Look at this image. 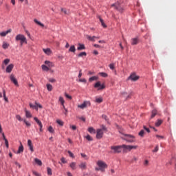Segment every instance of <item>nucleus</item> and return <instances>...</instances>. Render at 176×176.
Here are the masks:
<instances>
[{
  "label": "nucleus",
  "mask_w": 176,
  "mask_h": 176,
  "mask_svg": "<svg viewBox=\"0 0 176 176\" xmlns=\"http://www.w3.org/2000/svg\"><path fill=\"white\" fill-rule=\"evenodd\" d=\"M15 41H20L21 47H22L23 44L24 43L27 44V39L23 34H17L15 37Z\"/></svg>",
  "instance_id": "nucleus-1"
},
{
  "label": "nucleus",
  "mask_w": 176,
  "mask_h": 176,
  "mask_svg": "<svg viewBox=\"0 0 176 176\" xmlns=\"http://www.w3.org/2000/svg\"><path fill=\"white\" fill-rule=\"evenodd\" d=\"M124 138L122 137V139L129 142L133 143L135 142V136L130 134H124Z\"/></svg>",
  "instance_id": "nucleus-2"
},
{
  "label": "nucleus",
  "mask_w": 176,
  "mask_h": 176,
  "mask_svg": "<svg viewBox=\"0 0 176 176\" xmlns=\"http://www.w3.org/2000/svg\"><path fill=\"white\" fill-rule=\"evenodd\" d=\"M97 165L99 168H100V171L102 173H104L105 168H107V164L105 162H104L103 161L99 160L97 162Z\"/></svg>",
  "instance_id": "nucleus-3"
},
{
  "label": "nucleus",
  "mask_w": 176,
  "mask_h": 176,
  "mask_svg": "<svg viewBox=\"0 0 176 176\" xmlns=\"http://www.w3.org/2000/svg\"><path fill=\"white\" fill-rule=\"evenodd\" d=\"M112 8H115L116 10H118L120 13H122L124 12L123 7L121 6L120 2L118 1L111 5Z\"/></svg>",
  "instance_id": "nucleus-4"
},
{
  "label": "nucleus",
  "mask_w": 176,
  "mask_h": 176,
  "mask_svg": "<svg viewBox=\"0 0 176 176\" xmlns=\"http://www.w3.org/2000/svg\"><path fill=\"white\" fill-rule=\"evenodd\" d=\"M122 148H122V145L111 146V149L112 151H113V153L114 154L120 153L122 152Z\"/></svg>",
  "instance_id": "nucleus-5"
},
{
  "label": "nucleus",
  "mask_w": 176,
  "mask_h": 176,
  "mask_svg": "<svg viewBox=\"0 0 176 176\" xmlns=\"http://www.w3.org/2000/svg\"><path fill=\"white\" fill-rule=\"evenodd\" d=\"M122 148L124 149V152L126 151H131V150L137 149L138 148V146L122 144Z\"/></svg>",
  "instance_id": "nucleus-6"
},
{
  "label": "nucleus",
  "mask_w": 176,
  "mask_h": 176,
  "mask_svg": "<svg viewBox=\"0 0 176 176\" xmlns=\"http://www.w3.org/2000/svg\"><path fill=\"white\" fill-rule=\"evenodd\" d=\"M91 103L89 101H84V102L81 104L78 105V108H80L81 109H84L87 108L88 106L90 107Z\"/></svg>",
  "instance_id": "nucleus-7"
},
{
  "label": "nucleus",
  "mask_w": 176,
  "mask_h": 176,
  "mask_svg": "<svg viewBox=\"0 0 176 176\" xmlns=\"http://www.w3.org/2000/svg\"><path fill=\"white\" fill-rule=\"evenodd\" d=\"M94 88H98V91H100L105 89V85L104 84L101 85L100 82L98 81L95 84Z\"/></svg>",
  "instance_id": "nucleus-8"
},
{
  "label": "nucleus",
  "mask_w": 176,
  "mask_h": 176,
  "mask_svg": "<svg viewBox=\"0 0 176 176\" xmlns=\"http://www.w3.org/2000/svg\"><path fill=\"white\" fill-rule=\"evenodd\" d=\"M103 137V131L102 129H98L96 131V138L100 140Z\"/></svg>",
  "instance_id": "nucleus-9"
},
{
  "label": "nucleus",
  "mask_w": 176,
  "mask_h": 176,
  "mask_svg": "<svg viewBox=\"0 0 176 176\" xmlns=\"http://www.w3.org/2000/svg\"><path fill=\"white\" fill-rule=\"evenodd\" d=\"M10 80L12 83H14V85L16 86V87H19V84H18V82H17V80L16 79V78L14 77V74H11L10 75Z\"/></svg>",
  "instance_id": "nucleus-10"
},
{
  "label": "nucleus",
  "mask_w": 176,
  "mask_h": 176,
  "mask_svg": "<svg viewBox=\"0 0 176 176\" xmlns=\"http://www.w3.org/2000/svg\"><path fill=\"white\" fill-rule=\"evenodd\" d=\"M138 79H139V76H136L135 74H132L129 78V80H131L132 81H134V82L138 80Z\"/></svg>",
  "instance_id": "nucleus-11"
},
{
  "label": "nucleus",
  "mask_w": 176,
  "mask_h": 176,
  "mask_svg": "<svg viewBox=\"0 0 176 176\" xmlns=\"http://www.w3.org/2000/svg\"><path fill=\"white\" fill-rule=\"evenodd\" d=\"M87 38L88 41H90L91 42H95L96 41L95 39H98L99 37H97L95 36H91L87 35Z\"/></svg>",
  "instance_id": "nucleus-12"
},
{
  "label": "nucleus",
  "mask_w": 176,
  "mask_h": 176,
  "mask_svg": "<svg viewBox=\"0 0 176 176\" xmlns=\"http://www.w3.org/2000/svg\"><path fill=\"white\" fill-rule=\"evenodd\" d=\"M13 68H14V65L13 64H10L8 67H7V68H6V73H8V74H10V73H11V72L12 71V69H13Z\"/></svg>",
  "instance_id": "nucleus-13"
},
{
  "label": "nucleus",
  "mask_w": 176,
  "mask_h": 176,
  "mask_svg": "<svg viewBox=\"0 0 176 176\" xmlns=\"http://www.w3.org/2000/svg\"><path fill=\"white\" fill-rule=\"evenodd\" d=\"M79 168H80L82 170H86V169H87V163H86V162H81V163L79 164Z\"/></svg>",
  "instance_id": "nucleus-14"
},
{
  "label": "nucleus",
  "mask_w": 176,
  "mask_h": 176,
  "mask_svg": "<svg viewBox=\"0 0 176 176\" xmlns=\"http://www.w3.org/2000/svg\"><path fill=\"white\" fill-rule=\"evenodd\" d=\"M28 145L30 148V150L31 151L32 153L34 152V148H33V146H32V140H28Z\"/></svg>",
  "instance_id": "nucleus-15"
},
{
  "label": "nucleus",
  "mask_w": 176,
  "mask_h": 176,
  "mask_svg": "<svg viewBox=\"0 0 176 176\" xmlns=\"http://www.w3.org/2000/svg\"><path fill=\"white\" fill-rule=\"evenodd\" d=\"M138 38H133L131 39V45H137L138 44Z\"/></svg>",
  "instance_id": "nucleus-16"
},
{
  "label": "nucleus",
  "mask_w": 176,
  "mask_h": 176,
  "mask_svg": "<svg viewBox=\"0 0 176 176\" xmlns=\"http://www.w3.org/2000/svg\"><path fill=\"white\" fill-rule=\"evenodd\" d=\"M25 117L27 118H32V115L31 114L30 111H28L26 109H25Z\"/></svg>",
  "instance_id": "nucleus-17"
},
{
  "label": "nucleus",
  "mask_w": 176,
  "mask_h": 176,
  "mask_svg": "<svg viewBox=\"0 0 176 176\" xmlns=\"http://www.w3.org/2000/svg\"><path fill=\"white\" fill-rule=\"evenodd\" d=\"M78 51H82L85 50V46L83 44L78 43Z\"/></svg>",
  "instance_id": "nucleus-18"
},
{
  "label": "nucleus",
  "mask_w": 176,
  "mask_h": 176,
  "mask_svg": "<svg viewBox=\"0 0 176 176\" xmlns=\"http://www.w3.org/2000/svg\"><path fill=\"white\" fill-rule=\"evenodd\" d=\"M43 51L47 56H50L52 54V51L50 48L43 49Z\"/></svg>",
  "instance_id": "nucleus-19"
},
{
  "label": "nucleus",
  "mask_w": 176,
  "mask_h": 176,
  "mask_svg": "<svg viewBox=\"0 0 176 176\" xmlns=\"http://www.w3.org/2000/svg\"><path fill=\"white\" fill-rule=\"evenodd\" d=\"M69 167L73 170H75L76 169V162H71L69 164Z\"/></svg>",
  "instance_id": "nucleus-20"
},
{
  "label": "nucleus",
  "mask_w": 176,
  "mask_h": 176,
  "mask_svg": "<svg viewBox=\"0 0 176 176\" xmlns=\"http://www.w3.org/2000/svg\"><path fill=\"white\" fill-rule=\"evenodd\" d=\"M10 32H11V30H10V29L8 30H7L6 32H1L0 33V36H6V35H7L8 34H10Z\"/></svg>",
  "instance_id": "nucleus-21"
},
{
  "label": "nucleus",
  "mask_w": 176,
  "mask_h": 176,
  "mask_svg": "<svg viewBox=\"0 0 176 176\" xmlns=\"http://www.w3.org/2000/svg\"><path fill=\"white\" fill-rule=\"evenodd\" d=\"M34 120L37 123L39 127H41L43 126L41 122L36 117H34Z\"/></svg>",
  "instance_id": "nucleus-22"
},
{
  "label": "nucleus",
  "mask_w": 176,
  "mask_h": 176,
  "mask_svg": "<svg viewBox=\"0 0 176 176\" xmlns=\"http://www.w3.org/2000/svg\"><path fill=\"white\" fill-rule=\"evenodd\" d=\"M98 80V76H92V77L89 78V82H92L93 81H96Z\"/></svg>",
  "instance_id": "nucleus-23"
},
{
  "label": "nucleus",
  "mask_w": 176,
  "mask_h": 176,
  "mask_svg": "<svg viewBox=\"0 0 176 176\" xmlns=\"http://www.w3.org/2000/svg\"><path fill=\"white\" fill-rule=\"evenodd\" d=\"M2 136H3V140L5 141V144H6V148H8V147H9L8 141V140L6 138V136H5V135H4L3 133H2Z\"/></svg>",
  "instance_id": "nucleus-24"
},
{
  "label": "nucleus",
  "mask_w": 176,
  "mask_h": 176,
  "mask_svg": "<svg viewBox=\"0 0 176 176\" xmlns=\"http://www.w3.org/2000/svg\"><path fill=\"white\" fill-rule=\"evenodd\" d=\"M34 23H36V24H38V25H40V27H41L42 28H43V27H45L44 24H43L42 23H41L40 21H38L37 19H34Z\"/></svg>",
  "instance_id": "nucleus-25"
},
{
  "label": "nucleus",
  "mask_w": 176,
  "mask_h": 176,
  "mask_svg": "<svg viewBox=\"0 0 176 176\" xmlns=\"http://www.w3.org/2000/svg\"><path fill=\"white\" fill-rule=\"evenodd\" d=\"M88 131L91 133V134H96V130L94 129V127H89L88 128Z\"/></svg>",
  "instance_id": "nucleus-26"
},
{
  "label": "nucleus",
  "mask_w": 176,
  "mask_h": 176,
  "mask_svg": "<svg viewBox=\"0 0 176 176\" xmlns=\"http://www.w3.org/2000/svg\"><path fill=\"white\" fill-rule=\"evenodd\" d=\"M9 43H7L6 42L3 43L2 47L3 50H7L9 47Z\"/></svg>",
  "instance_id": "nucleus-27"
},
{
  "label": "nucleus",
  "mask_w": 176,
  "mask_h": 176,
  "mask_svg": "<svg viewBox=\"0 0 176 176\" xmlns=\"http://www.w3.org/2000/svg\"><path fill=\"white\" fill-rule=\"evenodd\" d=\"M162 123H163V120H160V119H158L157 122H155V126L157 127H159Z\"/></svg>",
  "instance_id": "nucleus-28"
},
{
  "label": "nucleus",
  "mask_w": 176,
  "mask_h": 176,
  "mask_svg": "<svg viewBox=\"0 0 176 176\" xmlns=\"http://www.w3.org/2000/svg\"><path fill=\"white\" fill-rule=\"evenodd\" d=\"M34 161H35V163H36L38 166H42V162H41L39 159L35 158V159H34Z\"/></svg>",
  "instance_id": "nucleus-29"
},
{
  "label": "nucleus",
  "mask_w": 176,
  "mask_h": 176,
  "mask_svg": "<svg viewBox=\"0 0 176 176\" xmlns=\"http://www.w3.org/2000/svg\"><path fill=\"white\" fill-rule=\"evenodd\" d=\"M23 146L21 143V146L19 148V150L17 151V154H20L21 153H23Z\"/></svg>",
  "instance_id": "nucleus-30"
},
{
  "label": "nucleus",
  "mask_w": 176,
  "mask_h": 176,
  "mask_svg": "<svg viewBox=\"0 0 176 176\" xmlns=\"http://www.w3.org/2000/svg\"><path fill=\"white\" fill-rule=\"evenodd\" d=\"M69 52L75 53L76 52V48L74 45H72L69 50Z\"/></svg>",
  "instance_id": "nucleus-31"
},
{
  "label": "nucleus",
  "mask_w": 176,
  "mask_h": 176,
  "mask_svg": "<svg viewBox=\"0 0 176 176\" xmlns=\"http://www.w3.org/2000/svg\"><path fill=\"white\" fill-rule=\"evenodd\" d=\"M103 101V99L102 97H100V98H96V102L98 103V104H100L102 103Z\"/></svg>",
  "instance_id": "nucleus-32"
},
{
  "label": "nucleus",
  "mask_w": 176,
  "mask_h": 176,
  "mask_svg": "<svg viewBox=\"0 0 176 176\" xmlns=\"http://www.w3.org/2000/svg\"><path fill=\"white\" fill-rule=\"evenodd\" d=\"M98 18H99V19H100V21L101 25H102V27H103L104 28H107V25H106L105 23H104L103 19H101L100 16H98Z\"/></svg>",
  "instance_id": "nucleus-33"
},
{
  "label": "nucleus",
  "mask_w": 176,
  "mask_h": 176,
  "mask_svg": "<svg viewBox=\"0 0 176 176\" xmlns=\"http://www.w3.org/2000/svg\"><path fill=\"white\" fill-rule=\"evenodd\" d=\"M157 111L156 109H153L152 111V116L151 117V119L154 118L155 117V116L157 115Z\"/></svg>",
  "instance_id": "nucleus-34"
},
{
  "label": "nucleus",
  "mask_w": 176,
  "mask_h": 176,
  "mask_svg": "<svg viewBox=\"0 0 176 176\" xmlns=\"http://www.w3.org/2000/svg\"><path fill=\"white\" fill-rule=\"evenodd\" d=\"M45 64L46 65H48L49 67H53V63H51L50 61L45 60Z\"/></svg>",
  "instance_id": "nucleus-35"
},
{
  "label": "nucleus",
  "mask_w": 176,
  "mask_h": 176,
  "mask_svg": "<svg viewBox=\"0 0 176 176\" xmlns=\"http://www.w3.org/2000/svg\"><path fill=\"white\" fill-rule=\"evenodd\" d=\"M58 102H60L62 106H63V104L65 103V100L63 99V98L62 96H60L59 99H58Z\"/></svg>",
  "instance_id": "nucleus-36"
},
{
  "label": "nucleus",
  "mask_w": 176,
  "mask_h": 176,
  "mask_svg": "<svg viewBox=\"0 0 176 176\" xmlns=\"http://www.w3.org/2000/svg\"><path fill=\"white\" fill-rule=\"evenodd\" d=\"M83 56H87V53L85 52H80L78 55V58H82Z\"/></svg>",
  "instance_id": "nucleus-37"
},
{
  "label": "nucleus",
  "mask_w": 176,
  "mask_h": 176,
  "mask_svg": "<svg viewBox=\"0 0 176 176\" xmlns=\"http://www.w3.org/2000/svg\"><path fill=\"white\" fill-rule=\"evenodd\" d=\"M42 69L44 71V72H49L50 69L48 68V67H47L46 65H42Z\"/></svg>",
  "instance_id": "nucleus-38"
},
{
  "label": "nucleus",
  "mask_w": 176,
  "mask_h": 176,
  "mask_svg": "<svg viewBox=\"0 0 176 176\" xmlns=\"http://www.w3.org/2000/svg\"><path fill=\"white\" fill-rule=\"evenodd\" d=\"M99 75L102 76V78H107L108 75L107 73L104 72H100Z\"/></svg>",
  "instance_id": "nucleus-39"
},
{
  "label": "nucleus",
  "mask_w": 176,
  "mask_h": 176,
  "mask_svg": "<svg viewBox=\"0 0 176 176\" xmlns=\"http://www.w3.org/2000/svg\"><path fill=\"white\" fill-rule=\"evenodd\" d=\"M47 175L49 176H52V170L51 168H50V167H47Z\"/></svg>",
  "instance_id": "nucleus-40"
},
{
  "label": "nucleus",
  "mask_w": 176,
  "mask_h": 176,
  "mask_svg": "<svg viewBox=\"0 0 176 176\" xmlns=\"http://www.w3.org/2000/svg\"><path fill=\"white\" fill-rule=\"evenodd\" d=\"M85 138H86V140H88L89 142L93 141L92 137H91L89 135H87V136H85Z\"/></svg>",
  "instance_id": "nucleus-41"
},
{
  "label": "nucleus",
  "mask_w": 176,
  "mask_h": 176,
  "mask_svg": "<svg viewBox=\"0 0 176 176\" xmlns=\"http://www.w3.org/2000/svg\"><path fill=\"white\" fill-rule=\"evenodd\" d=\"M23 122L25 124L26 126H28V127L31 126L30 122H28L25 119L23 120Z\"/></svg>",
  "instance_id": "nucleus-42"
},
{
  "label": "nucleus",
  "mask_w": 176,
  "mask_h": 176,
  "mask_svg": "<svg viewBox=\"0 0 176 176\" xmlns=\"http://www.w3.org/2000/svg\"><path fill=\"white\" fill-rule=\"evenodd\" d=\"M47 91H52V85H50V84H47Z\"/></svg>",
  "instance_id": "nucleus-43"
},
{
  "label": "nucleus",
  "mask_w": 176,
  "mask_h": 176,
  "mask_svg": "<svg viewBox=\"0 0 176 176\" xmlns=\"http://www.w3.org/2000/svg\"><path fill=\"white\" fill-rule=\"evenodd\" d=\"M3 95L4 100H5L6 102H8V98H6V90H5V89L3 90Z\"/></svg>",
  "instance_id": "nucleus-44"
},
{
  "label": "nucleus",
  "mask_w": 176,
  "mask_h": 176,
  "mask_svg": "<svg viewBox=\"0 0 176 176\" xmlns=\"http://www.w3.org/2000/svg\"><path fill=\"white\" fill-rule=\"evenodd\" d=\"M144 135V130L142 129L140 132H139V136H140L141 138H143Z\"/></svg>",
  "instance_id": "nucleus-45"
},
{
  "label": "nucleus",
  "mask_w": 176,
  "mask_h": 176,
  "mask_svg": "<svg viewBox=\"0 0 176 176\" xmlns=\"http://www.w3.org/2000/svg\"><path fill=\"white\" fill-rule=\"evenodd\" d=\"M16 119L19 121V122H22L23 121V120L21 118V117L20 116V115H16Z\"/></svg>",
  "instance_id": "nucleus-46"
},
{
  "label": "nucleus",
  "mask_w": 176,
  "mask_h": 176,
  "mask_svg": "<svg viewBox=\"0 0 176 176\" xmlns=\"http://www.w3.org/2000/svg\"><path fill=\"white\" fill-rule=\"evenodd\" d=\"M48 131L50 133H54V129L52 128V126H50L49 128H48Z\"/></svg>",
  "instance_id": "nucleus-47"
},
{
  "label": "nucleus",
  "mask_w": 176,
  "mask_h": 176,
  "mask_svg": "<svg viewBox=\"0 0 176 176\" xmlns=\"http://www.w3.org/2000/svg\"><path fill=\"white\" fill-rule=\"evenodd\" d=\"M56 122H57V124H58V125H60V126H63V122L62 120H56Z\"/></svg>",
  "instance_id": "nucleus-48"
},
{
  "label": "nucleus",
  "mask_w": 176,
  "mask_h": 176,
  "mask_svg": "<svg viewBox=\"0 0 176 176\" xmlns=\"http://www.w3.org/2000/svg\"><path fill=\"white\" fill-rule=\"evenodd\" d=\"M9 63H10V59L7 58L3 60V64L5 65H7Z\"/></svg>",
  "instance_id": "nucleus-49"
},
{
  "label": "nucleus",
  "mask_w": 176,
  "mask_h": 176,
  "mask_svg": "<svg viewBox=\"0 0 176 176\" xmlns=\"http://www.w3.org/2000/svg\"><path fill=\"white\" fill-rule=\"evenodd\" d=\"M102 131H107V129L104 125H101V129H100Z\"/></svg>",
  "instance_id": "nucleus-50"
},
{
  "label": "nucleus",
  "mask_w": 176,
  "mask_h": 176,
  "mask_svg": "<svg viewBox=\"0 0 176 176\" xmlns=\"http://www.w3.org/2000/svg\"><path fill=\"white\" fill-rule=\"evenodd\" d=\"M79 82H82V83H86L87 82V80L85 78H80L78 80Z\"/></svg>",
  "instance_id": "nucleus-51"
},
{
  "label": "nucleus",
  "mask_w": 176,
  "mask_h": 176,
  "mask_svg": "<svg viewBox=\"0 0 176 176\" xmlns=\"http://www.w3.org/2000/svg\"><path fill=\"white\" fill-rule=\"evenodd\" d=\"M30 108L35 109L36 111H38V108H37L36 105H34L32 103H30Z\"/></svg>",
  "instance_id": "nucleus-52"
},
{
  "label": "nucleus",
  "mask_w": 176,
  "mask_h": 176,
  "mask_svg": "<svg viewBox=\"0 0 176 176\" xmlns=\"http://www.w3.org/2000/svg\"><path fill=\"white\" fill-rule=\"evenodd\" d=\"M109 68L111 69V70H114L115 69V63H111L109 65Z\"/></svg>",
  "instance_id": "nucleus-53"
},
{
  "label": "nucleus",
  "mask_w": 176,
  "mask_h": 176,
  "mask_svg": "<svg viewBox=\"0 0 176 176\" xmlns=\"http://www.w3.org/2000/svg\"><path fill=\"white\" fill-rule=\"evenodd\" d=\"M80 155L82 156V158H85L86 160H88L87 155H85V153H80Z\"/></svg>",
  "instance_id": "nucleus-54"
},
{
  "label": "nucleus",
  "mask_w": 176,
  "mask_h": 176,
  "mask_svg": "<svg viewBox=\"0 0 176 176\" xmlns=\"http://www.w3.org/2000/svg\"><path fill=\"white\" fill-rule=\"evenodd\" d=\"M158 151H159V145H157L155 148L153 150V153H157Z\"/></svg>",
  "instance_id": "nucleus-55"
},
{
  "label": "nucleus",
  "mask_w": 176,
  "mask_h": 176,
  "mask_svg": "<svg viewBox=\"0 0 176 176\" xmlns=\"http://www.w3.org/2000/svg\"><path fill=\"white\" fill-rule=\"evenodd\" d=\"M61 12L65 13V14H68L69 13L65 8H61Z\"/></svg>",
  "instance_id": "nucleus-56"
},
{
  "label": "nucleus",
  "mask_w": 176,
  "mask_h": 176,
  "mask_svg": "<svg viewBox=\"0 0 176 176\" xmlns=\"http://www.w3.org/2000/svg\"><path fill=\"white\" fill-rule=\"evenodd\" d=\"M68 154L72 158H75L74 154L70 151H68Z\"/></svg>",
  "instance_id": "nucleus-57"
},
{
  "label": "nucleus",
  "mask_w": 176,
  "mask_h": 176,
  "mask_svg": "<svg viewBox=\"0 0 176 176\" xmlns=\"http://www.w3.org/2000/svg\"><path fill=\"white\" fill-rule=\"evenodd\" d=\"M49 82L51 83L56 82V80L54 78H49Z\"/></svg>",
  "instance_id": "nucleus-58"
},
{
  "label": "nucleus",
  "mask_w": 176,
  "mask_h": 176,
  "mask_svg": "<svg viewBox=\"0 0 176 176\" xmlns=\"http://www.w3.org/2000/svg\"><path fill=\"white\" fill-rule=\"evenodd\" d=\"M65 97H66L67 99H69V100H72V96H69V94H66V93L65 94Z\"/></svg>",
  "instance_id": "nucleus-59"
},
{
  "label": "nucleus",
  "mask_w": 176,
  "mask_h": 176,
  "mask_svg": "<svg viewBox=\"0 0 176 176\" xmlns=\"http://www.w3.org/2000/svg\"><path fill=\"white\" fill-rule=\"evenodd\" d=\"M70 129H72L73 131L76 130V125H71Z\"/></svg>",
  "instance_id": "nucleus-60"
},
{
  "label": "nucleus",
  "mask_w": 176,
  "mask_h": 176,
  "mask_svg": "<svg viewBox=\"0 0 176 176\" xmlns=\"http://www.w3.org/2000/svg\"><path fill=\"white\" fill-rule=\"evenodd\" d=\"M60 161L62 162L63 164H66L67 163V161H66L65 157H62L60 159Z\"/></svg>",
  "instance_id": "nucleus-61"
},
{
  "label": "nucleus",
  "mask_w": 176,
  "mask_h": 176,
  "mask_svg": "<svg viewBox=\"0 0 176 176\" xmlns=\"http://www.w3.org/2000/svg\"><path fill=\"white\" fill-rule=\"evenodd\" d=\"M144 129L148 133L151 132L150 129L147 128L146 126H144Z\"/></svg>",
  "instance_id": "nucleus-62"
},
{
  "label": "nucleus",
  "mask_w": 176,
  "mask_h": 176,
  "mask_svg": "<svg viewBox=\"0 0 176 176\" xmlns=\"http://www.w3.org/2000/svg\"><path fill=\"white\" fill-rule=\"evenodd\" d=\"M81 77H82V69L79 71L78 78L80 79Z\"/></svg>",
  "instance_id": "nucleus-63"
},
{
  "label": "nucleus",
  "mask_w": 176,
  "mask_h": 176,
  "mask_svg": "<svg viewBox=\"0 0 176 176\" xmlns=\"http://www.w3.org/2000/svg\"><path fill=\"white\" fill-rule=\"evenodd\" d=\"M33 175H34L35 176H40V174L36 171H33Z\"/></svg>",
  "instance_id": "nucleus-64"
}]
</instances>
